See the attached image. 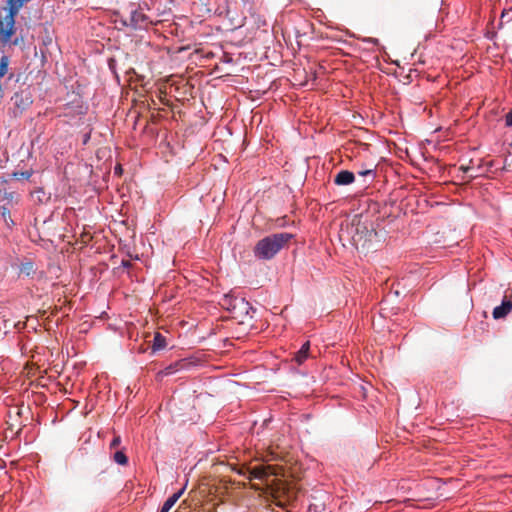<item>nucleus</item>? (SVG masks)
<instances>
[{
    "mask_svg": "<svg viewBox=\"0 0 512 512\" xmlns=\"http://www.w3.org/2000/svg\"><path fill=\"white\" fill-rule=\"evenodd\" d=\"M12 100L14 101V105L21 109H25L31 103L30 98L24 96L23 93H15Z\"/></svg>",
    "mask_w": 512,
    "mask_h": 512,
    "instance_id": "9",
    "label": "nucleus"
},
{
    "mask_svg": "<svg viewBox=\"0 0 512 512\" xmlns=\"http://www.w3.org/2000/svg\"><path fill=\"white\" fill-rule=\"evenodd\" d=\"M166 346V339L163 335L156 332L153 338L152 348L154 351L161 350Z\"/></svg>",
    "mask_w": 512,
    "mask_h": 512,
    "instance_id": "11",
    "label": "nucleus"
},
{
    "mask_svg": "<svg viewBox=\"0 0 512 512\" xmlns=\"http://www.w3.org/2000/svg\"><path fill=\"white\" fill-rule=\"evenodd\" d=\"M27 0H7L8 14L0 20V40L7 43L14 33L15 16Z\"/></svg>",
    "mask_w": 512,
    "mask_h": 512,
    "instance_id": "3",
    "label": "nucleus"
},
{
    "mask_svg": "<svg viewBox=\"0 0 512 512\" xmlns=\"http://www.w3.org/2000/svg\"><path fill=\"white\" fill-rule=\"evenodd\" d=\"M309 349H310V342L309 341H306L302 346L301 348L299 349V351L296 353L295 355V361L298 363V364H302L308 357V352H309Z\"/></svg>",
    "mask_w": 512,
    "mask_h": 512,
    "instance_id": "10",
    "label": "nucleus"
},
{
    "mask_svg": "<svg viewBox=\"0 0 512 512\" xmlns=\"http://www.w3.org/2000/svg\"><path fill=\"white\" fill-rule=\"evenodd\" d=\"M464 170V172H468L469 170V167H466V168H462Z\"/></svg>",
    "mask_w": 512,
    "mask_h": 512,
    "instance_id": "25",
    "label": "nucleus"
},
{
    "mask_svg": "<svg viewBox=\"0 0 512 512\" xmlns=\"http://www.w3.org/2000/svg\"><path fill=\"white\" fill-rule=\"evenodd\" d=\"M20 274L31 276L34 274V264L31 261L24 262L20 265L19 268Z\"/></svg>",
    "mask_w": 512,
    "mask_h": 512,
    "instance_id": "13",
    "label": "nucleus"
},
{
    "mask_svg": "<svg viewBox=\"0 0 512 512\" xmlns=\"http://www.w3.org/2000/svg\"><path fill=\"white\" fill-rule=\"evenodd\" d=\"M114 461L120 465H126L128 463V458L127 456L124 454L123 451H117L115 454H114V457H113Z\"/></svg>",
    "mask_w": 512,
    "mask_h": 512,
    "instance_id": "16",
    "label": "nucleus"
},
{
    "mask_svg": "<svg viewBox=\"0 0 512 512\" xmlns=\"http://www.w3.org/2000/svg\"><path fill=\"white\" fill-rule=\"evenodd\" d=\"M175 371L174 366H169L165 369L164 374L169 375L172 374Z\"/></svg>",
    "mask_w": 512,
    "mask_h": 512,
    "instance_id": "20",
    "label": "nucleus"
},
{
    "mask_svg": "<svg viewBox=\"0 0 512 512\" xmlns=\"http://www.w3.org/2000/svg\"><path fill=\"white\" fill-rule=\"evenodd\" d=\"M121 171V168H115V172H120Z\"/></svg>",
    "mask_w": 512,
    "mask_h": 512,
    "instance_id": "24",
    "label": "nucleus"
},
{
    "mask_svg": "<svg viewBox=\"0 0 512 512\" xmlns=\"http://www.w3.org/2000/svg\"><path fill=\"white\" fill-rule=\"evenodd\" d=\"M293 238L290 233H275L259 240L254 247V255L261 260L272 259Z\"/></svg>",
    "mask_w": 512,
    "mask_h": 512,
    "instance_id": "1",
    "label": "nucleus"
},
{
    "mask_svg": "<svg viewBox=\"0 0 512 512\" xmlns=\"http://www.w3.org/2000/svg\"><path fill=\"white\" fill-rule=\"evenodd\" d=\"M236 299H239L238 297H233V296H229V295H225L223 300H222V306L225 307L228 311H232V305H233V300H236Z\"/></svg>",
    "mask_w": 512,
    "mask_h": 512,
    "instance_id": "17",
    "label": "nucleus"
},
{
    "mask_svg": "<svg viewBox=\"0 0 512 512\" xmlns=\"http://www.w3.org/2000/svg\"><path fill=\"white\" fill-rule=\"evenodd\" d=\"M239 475L247 476L249 480L259 479L265 480L269 476H278L281 474V471L278 467L272 465H260L255 466L253 468L250 467H242L237 470Z\"/></svg>",
    "mask_w": 512,
    "mask_h": 512,
    "instance_id": "4",
    "label": "nucleus"
},
{
    "mask_svg": "<svg viewBox=\"0 0 512 512\" xmlns=\"http://www.w3.org/2000/svg\"><path fill=\"white\" fill-rule=\"evenodd\" d=\"M120 443H121L120 436H115L113 438V440L111 441L110 447L111 448H116V447H118L120 445Z\"/></svg>",
    "mask_w": 512,
    "mask_h": 512,
    "instance_id": "18",
    "label": "nucleus"
},
{
    "mask_svg": "<svg viewBox=\"0 0 512 512\" xmlns=\"http://www.w3.org/2000/svg\"><path fill=\"white\" fill-rule=\"evenodd\" d=\"M122 265L125 266V267H129L130 266V262L129 261H122Z\"/></svg>",
    "mask_w": 512,
    "mask_h": 512,
    "instance_id": "22",
    "label": "nucleus"
},
{
    "mask_svg": "<svg viewBox=\"0 0 512 512\" xmlns=\"http://www.w3.org/2000/svg\"><path fill=\"white\" fill-rule=\"evenodd\" d=\"M354 181H355V175L353 172H351L349 170L339 171L334 178V183L338 186L350 185Z\"/></svg>",
    "mask_w": 512,
    "mask_h": 512,
    "instance_id": "7",
    "label": "nucleus"
},
{
    "mask_svg": "<svg viewBox=\"0 0 512 512\" xmlns=\"http://www.w3.org/2000/svg\"><path fill=\"white\" fill-rule=\"evenodd\" d=\"M347 234L351 237L356 249L369 250L373 239L377 236L371 224L354 219L347 228Z\"/></svg>",
    "mask_w": 512,
    "mask_h": 512,
    "instance_id": "2",
    "label": "nucleus"
},
{
    "mask_svg": "<svg viewBox=\"0 0 512 512\" xmlns=\"http://www.w3.org/2000/svg\"><path fill=\"white\" fill-rule=\"evenodd\" d=\"M251 311L254 312L252 306L244 298L233 300L231 314L240 323H244L246 319L252 318Z\"/></svg>",
    "mask_w": 512,
    "mask_h": 512,
    "instance_id": "5",
    "label": "nucleus"
},
{
    "mask_svg": "<svg viewBox=\"0 0 512 512\" xmlns=\"http://www.w3.org/2000/svg\"><path fill=\"white\" fill-rule=\"evenodd\" d=\"M272 497L276 503V505L280 507H284L285 502L281 500V489L279 487L272 489Z\"/></svg>",
    "mask_w": 512,
    "mask_h": 512,
    "instance_id": "15",
    "label": "nucleus"
},
{
    "mask_svg": "<svg viewBox=\"0 0 512 512\" xmlns=\"http://www.w3.org/2000/svg\"><path fill=\"white\" fill-rule=\"evenodd\" d=\"M359 176L364 177L365 182H372L376 176V172L373 169H366L358 172Z\"/></svg>",
    "mask_w": 512,
    "mask_h": 512,
    "instance_id": "14",
    "label": "nucleus"
},
{
    "mask_svg": "<svg viewBox=\"0 0 512 512\" xmlns=\"http://www.w3.org/2000/svg\"><path fill=\"white\" fill-rule=\"evenodd\" d=\"M511 310H512V301L507 298H504L502 300V303L493 309V312H492L493 318L496 320L505 318Z\"/></svg>",
    "mask_w": 512,
    "mask_h": 512,
    "instance_id": "6",
    "label": "nucleus"
},
{
    "mask_svg": "<svg viewBox=\"0 0 512 512\" xmlns=\"http://www.w3.org/2000/svg\"><path fill=\"white\" fill-rule=\"evenodd\" d=\"M121 171V168H115V172H120Z\"/></svg>",
    "mask_w": 512,
    "mask_h": 512,
    "instance_id": "23",
    "label": "nucleus"
},
{
    "mask_svg": "<svg viewBox=\"0 0 512 512\" xmlns=\"http://www.w3.org/2000/svg\"><path fill=\"white\" fill-rule=\"evenodd\" d=\"M0 214L8 228H11L14 226V221L11 218L10 210L6 206L0 207Z\"/></svg>",
    "mask_w": 512,
    "mask_h": 512,
    "instance_id": "12",
    "label": "nucleus"
},
{
    "mask_svg": "<svg viewBox=\"0 0 512 512\" xmlns=\"http://www.w3.org/2000/svg\"><path fill=\"white\" fill-rule=\"evenodd\" d=\"M185 365H186V363L184 361H181V362H178L175 364V366H180L181 368H183Z\"/></svg>",
    "mask_w": 512,
    "mask_h": 512,
    "instance_id": "21",
    "label": "nucleus"
},
{
    "mask_svg": "<svg viewBox=\"0 0 512 512\" xmlns=\"http://www.w3.org/2000/svg\"><path fill=\"white\" fill-rule=\"evenodd\" d=\"M184 492V488L180 489L178 492L172 494L163 504L160 512H169L170 509L176 504L181 495Z\"/></svg>",
    "mask_w": 512,
    "mask_h": 512,
    "instance_id": "8",
    "label": "nucleus"
},
{
    "mask_svg": "<svg viewBox=\"0 0 512 512\" xmlns=\"http://www.w3.org/2000/svg\"><path fill=\"white\" fill-rule=\"evenodd\" d=\"M363 42L372 44V45H378V39L377 38H364Z\"/></svg>",
    "mask_w": 512,
    "mask_h": 512,
    "instance_id": "19",
    "label": "nucleus"
}]
</instances>
